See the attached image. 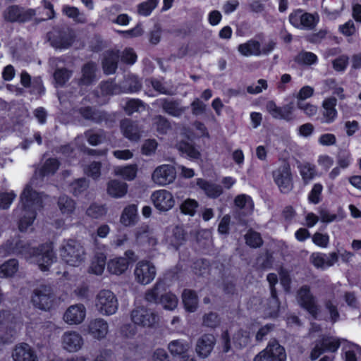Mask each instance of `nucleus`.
<instances>
[{
  "mask_svg": "<svg viewBox=\"0 0 361 361\" xmlns=\"http://www.w3.org/2000/svg\"><path fill=\"white\" fill-rule=\"evenodd\" d=\"M159 0H147L138 4L137 12L143 16H149L157 6Z\"/></svg>",
  "mask_w": 361,
  "mask_h": 361,
  "instance_id": "5fc2aeb1",
  "label": "nucleus"
},
{
  "mask_svg": "<svg viewBox=\"0 0 361 361\" xmlns=\"http://www.w3.org/2000/svg\"><path fill=\"white\" fill-rule=\"evenodd\" d=\"M209 262L206 259H198L193 262V269L195 274L202 276L209 269Z\"/></svg>",
  "mask_w": 361,
  "mask_h": 361,
  "instance_id": "e2e57ef3",
  "label": "nucleus"
},
{
  "mask_svg": "<svg viewBox=\"0 0 361 361\" xmlns=\"http://www.w3.org/2000/svg\"><path fill=\"white\" fill-rule=\"evenodd\" d=\"M86 214L93 219H99L106 214V209L103 205L92 204L87 208Z\"/></svg>",
  "mask_w": 361,
  "mask_h": 361,
  "instance_id": "0e129e2a",
  "label": "nucleus"
},
{
  "mask_svg": "<svg viewBox=\"0 0 361 361\" xmlns=\"http://www.w3.org/2000/svg\"><path fill=\"white\" fill-rule=\"evenodd\" d=\"M274 181L283 194L289 193L293 188V176L288 164L279 166L272 173Z\"/></svg>",
  "mask_w": 361,
  "mask_h": 361,
  "instance_id": "9b49d317",
  "label": "nucleus"
},
{
  "mask_svg": "<svg viewBox=\"0 0 361 361\" xmlns=\"http://www.w3.org/2000/svg\"><path fill=\"white\" fill-rule=\"evenodd\" d=\"M57 204L63 214H71L75 209V201L67 195H61Z\"/></svg>",
  "mask_w": 361,
  "mask_h": 361,
  "instance_id": "a18cd8bd",
  "label": "nucleus"
},
{
  "mask_svg": "<svg viewBox=\"0 0 361 361\" xmlns=\"http://www.w3.org/2000/svg\"><path fill=\"white\" fill-rule=\"evenodd\" d=\"M97 66L95 63L89 61L85 63L82 67V76L79 80L81 85H90L96 79Z\"/></svg>",
  "mask_w": 361,
  "mask_h": 361,
  "instance_id": "7c9ffc66",
  "label": "nucleus"
},
{
  "mask_svg": "<svg viewBox=\"0 0 361 361\" xmlns=\"http://www.w3.org/2000/svg\"><path fill=\"white\" fill-rule=\"evenodd\" d=\"M6 246L13 254L26 258L35 257L39 269L42 271H49L55 258L51 244L42 243L37 247H32L29 243L18 240L15 243L8 240Z\"/></svg>",
  "mask_w": 361,
  "mask_h": 361,
  "instance_id": "f257e3e1",
  "label": "nucleus"
},
{
  "mask_svg": "<svg viewBox=\"0 0 361 361\" xmlns=\"http://www.w3.org/2000/svg\"><path fill=\"white\" fill-rule=\"evenodd\" d=\"M300 176L305 184H308L317 175L316 166L310 163H305L298 166Z\"/></svg>",
  "mask_w": 361,
  "mask_h": 361,
  "instance_id": "79ce46f5",
  "label": "nucleus"
},
{
  "mask_svg": "<svg viewBox=\"0 0 361 361\" xmlns=\"http://www.w3.org/2000/svg\"><path fill=\"white\" fill-rule=\"evenodd\" d=\"M270 293L271 297L269 299V305H271V303H274L275 305V311L272 312L271 317L273 319H276L279 316L281 302L278 297L277 290L275 286L270 287Z\"/></svg>",
  "mask_w": 361,
  "mask_h": 361,
  "instance_id": "052dcab7",
  "label": "nucleus"
},
{
  "mask_svg": "<svg viewBox=\"0 0 361 361\" xmlns=\"http://www.w3.org/2000/svg\"><path fill=\"white\" fill-rule=\"evenodd\" d=\"M82 344L83 339L78 333L75 331L66 332L63 336V348L68 352L78 351Z\"/></svg>",
  "mask_w": 361,
  "mask_h": 361,
  "instance_id": "c85d7f7f",
  "label": "nucleus"
},
{
  "mask_svg": "<svg viewBox=\"0 0 361 361\" xmlns=\"http://www.w3.org/2000/svg\"><path fill=\"white\" fill-rule=\"evenodd\" d=\"M31 302L35 308L44 311L50 310L55 302V295L51 287L49 285L42 284L34 289Z\"/></svg>",
  "mask_w": 361,
  "mask_h": 361,
  "instance_id": "20e7f679",
  "label": "nucleus"
},
{
  "mask_svg": "<svg viewBox=\"0 0 361 361\" xmlns=\"http://www.w3.org/2000/svg\"><path fill=\"white\" fill-rule=\"evenodd\" d=\"M16 197V195L13 190L0 192V209H8Z\"/></svg>",
  "mask_w": 361,
  "mask_h": 361,
  "instance_id": "13d9d810",
  "label": "nucleus"
},
{
  "mask_svg": "<svg viewBox=\"0 0 361 361\" xmlns=\"http://www.w3.org/2000/svg\"><path fill=\"white\" fill-rule=\"evenodd\" d=\"M266 107L274 118L284 120L287 122L295 119L293 116L294 106L292 102L280 107L276 105L275 102L271 100L267 103Z\"/></svg>",
  "mask_w": 361,
  "mask_h": 361,
  "instance_id": "dca6fc26",
  "label": "nucleus"
},
{
  "mask_svg": "<svg viewBox=\"0 0 361 361\" xmlns=\"http://www.w3.org/2000/svg\"><path fill=\"white\" fill-rule=\"evenodd\" d=\"M145 108V103L140 99H128L125 104L124 111L128 116H132L134 113L138 112L140 108Z\"/></svg>",
  "mask_w": 361,
  "mask_h": 361,
  "instance_id": "864d4df0",
  "label": "nucleus"
},
{
  "mask_svg": "<svg viewBox=\"0 0 361 361\" xmlns=\"http://www.w3.org/2000/svg\"><path fill=\"white\" fill-rule=\"evenodd\" d=\"M12 357L14 361H38L35 352L26 343L16 345Z\"/></svg>",
  "mask_w": 361,
  "mask_h": 361,
  "instance_id": "4be33fe9",
  "label": "nucleus"
},
{
  "mask_svg": "<svg viewBox=\"0 0 361 361\" xmlns=\"http://www.w3.org/2000/svg\"><path fill=\"white\" fill-rule=\"evenodd\" d=\"M157 274V268L154 264L146 259L139 261L134 270V275L137 283L147 285L150 283Z\"/></svg>",
  "mask_w": 361,
  "mask_h": 361,
  "instance_id": "ddd939ff",
  "label": "nucleus"
},
{
  "mask_svg": "<svg viewBox=\"0 0 361 361\" xmlns=\"http://www.w3.org/2000/svg\"><path fill=\"white\" fill-rule=\"evenodd\" d=\"M297 298L300 307L316 318L319 308L315 297L311 293L310 287L307 285L302 286L297 291Z\"/></svg>",
  "mask_w": 361,
  "mask_h": 361,
  "instance_id": "4468645a",
  "label": "nucleus"
},
{
  "mask_svg": "<svg viewBox=\"0 0 361 361\" xmlns=\"http://www.w3.org/2000/svg\"><path fill=\"white\" fill-rule=\"evenodd\" d=\"M60 165L61 163L57 158L49 157L39 169V175L42 177L54 175L59 170Z\"/></svg>",
  "mask_w": 361,
  "mask_h": 361,
  "instance_id": "e433bc0d",
  "label": "nucleus"
},
{
  "mask_svg": "<svg viewBox=\"0 0 361 361\" xmlns=\"http://www.w3.org/2000/svg\"><path fill=\"white\" fill-rule=\"evenodd\" d=\"M138 257L132 250H127L123 257H116L109 260L106 264L109 274L121 276L126 273L130 267L137 262Z\"/></svg>",
  "mask_w": 361,
  "mask_h": 361,
  "instance_id": "423d86ee",
  "label": "nucleus"
},
{
  "mask_svg": "<svg viewBox=\"0 0 361 361\" xmlns=\"http://www.w3.org/2000/svg\"><path fill=\"white\" fill-rule=\"evenodd\" d=\"M153 126L160 135H166L171 129V126L169 121L161 115L156 116L154 118Z\"/></svg>",
  "mask_w": 361,
  "mask_h": 361,
  "instance_id": "de8ad7c7",
  "label": "nucleus"
},
{
  "mask_svg": "<svg viewBox=\"0 0 361 361\" xmlns=\"http://www.w3.org/2000/svg\"><path fill=\"white\" fill-rule=\"evenodd\" d=\"M36 15L33 8H25L19 5H10L3 11L2 16L6 22L25 23L31 21Z\"/></svg>",
  "mask_w": 361,
  "mask_h": 361,
  "instance_id": "0eeeda50",
  "label": "nucleus"
},
{
  "mask_svg": "<svg viewBox=\"0 0 361 361\" xmlns=\"http://www.w3.org/2000/svg\"><path fill=\"white\" fill-rule=\"evenodd\" d=\"M86 316V309L82 304L70 306L64 313L63 319L69 324H78L83 322Z\"/></svg>",
  "mask_w": 361,
  "mask_h": 361,
  "instance_id": "aec40b11",
  "label": "nucleus"
},
{
  "mask_svg": "<svg viewBox=\"0 0 361 361\" xmlns=\"http://www.w3.org/2000/svg\"><path fill=\"white\" fill-rule=\"evenodd\" d=\"M72 72L66 68H56L54 73V79L60 86L64 85L71 78Z\"/></svg>",
  "mask_w": 361,
  "mask_h": 361,
  "instance_id": "8fccbe9b",
  "label": "nucleus"
},
{
  "mask_svg": "<svg viewBox=\"0 0 361 361\" xmlns=\"http://www.w3.org/2000/svg\"><path fill=\"white\" fill-rule=\"evenodd\" d=\"M197 207L198 202L195 200L188 198L182 202L180 209L185 215L194 216Z\"/></svg>",
  "mask_w": 361,
  "mask_h": 361,
  "instance_id": "4d7b16f0",
  "label": "nucleus"
},
{
  "mask_svg": "<svg viewBox=\"0 0 361 361\" xmlns=\"http://www.w3.org/2000/svg\"><path fill=\"white\" fill-rule=\"evenodd\" d=\"M96 307L102 314L111 315L118 309L117 298L112 291L102 290L97 295Z\"/></svg>",
  "mask_w": 361,
  "mask_h": 361,
  "instance_id": "f8f14e48",
  "label": "nucleus"
},
{
  "mask_svg": "<svg viewBox=\"0 0 361 361\" xmlns=\"http://www.w3.org/2000/svg\"><path fill=\"white\" fill-rule=\"evenodd\" d=\"M121 130L123 136L130 141H138L140 133L137 125L130 118H124L120 123Z\"/></svg>",
  "mask_w": 361,
  "mask_h": 361,
  "instance_id": "a878e982",
  "label": "nucleus"
},
{
  "mask_svg": "<svg viewBox=\"0 0 361 361\" xmlns=\"http://www.w3.org/2000/svg\"><path fill=\"white\" fill-rule=\"evenodd\" d=\"M294 62L299 66H312L318 63L317 56L311 51H301L295 57Z\"/></svg>",
  "mask_w": 361,
  "mask_h": 361,
  "instance_id": "4c0bfd02",
  "label": "nucleus"
},
{
  "mask_svg": "<svg viewBox=\"0 0 361 361\" xmlns=\"http://www.w3.org/2000/svg\"><path fill=\"white\" fill-rule=\"evenodd\" d=\"M61 256L67 264L78 267L85 260V251L80 243L69 240L61 250Z\"/></svg>",
  "mask_w": 361,
  "mask_h": 361,
  "instance_id": "39448f33",
  "label": "nucleus"
},
{
  "mask_svg": "<svg viewBox=\"0 0 361 361\" xmlns=\"http://www.w3.org/2000/svg\"><path fill=\"white\" fill-rule=\"evenodd\" d=\"M131 320L136 324L143 327H153L159 321V316L151 310L145 307H137L131 312Z\"/></svg>",
  "mask_w": 361,
  "mask_h": 361,
  "instance_id": "2eb2a0df",
  "label": "nucleus"
},
{
  "mask_svg": "<svg viewBox=\"0 0 361 361\" xmlns=\"http://www.w3.org/2000/svg\"><path fill=\"white\" fill-rule=\"evenodd\" d=\"M70 192L75 197H78L89 188V181L84 177L73 180L68 185Z\"/></svg>",
  "mask_w": 361,
  "mask_h": 361,
  "instance_id": "37998d69",
  "label": "nucleus"
},
{
  "mask_svg": "<svg viewBox=\"0 0 361 361\" xmlns=\"http://www.w3.org/2000/svg\"><path fill=\"white\" fill-rule=\"evenodd\" d=\"M137 59V56L133 48H126L121 55V60L128 65L134 64Z\"/></svg>",
  "mask_w": 361,
  "mask_h": 361,
  "instance_id": "69168bd1",
  "label": "nucleus"
},
{
  "mask_svg": "<svg viewBox=\"0 0 361 361\" xmlns=\"http://www.w3.org/2000/svg\"><path fill=\"white\" fill-rule=\"evenodd\" d=\"M106 257L102 253H97L92 261L89 267V272L96 275H101L104 272L106 263Z\"/></svg>",
  "mask_w": 361,
  "mask_h": 361,
  "instance_id": "a19ab883",
  "label": "nucleus"
},
{
  "mask_svg": "<svg viewBox=\"0 0 361 361\" xmlns=\"http://www.w3.org/2000/svg\"><path fill=\"white\" fill-rule=\"evenodd\" d=\"M137 216V207L135 204L126 206L121 214V222L126 225L130 226L135 224Z\"/></svg>",
  "mask_w": 361,
  "mask_h": 361,
  "instance_id": "ea45409f",
  "label": "nucleus"
},
{
  "mask_svg": "<svg viewBox=\"0 0 361 361\" xmlns=\"http://www.w3.org/2000/svg\"><path fill=\"white\" fill-rule=\"evenodd\" d=\"M220 324V318L217 313L209 312L202 317V326L212 329H216Z\"/></svg>",
  "mask_w": 361,
  "mask_h": 361,
  "instance_id": "603ef678",
  "label": "nucleus"
},
{
  "mask_svg": "<svg viewBox=\"0 0 361 361\" xmlns=\"http://www.w3.org/2000/svg\"><path fill=\"white\" fill-rule=\"evenodd\" d=\"M78 112L85 120L95 123H101L106 118V114L104 111H99L90 106H81L78 109Z\"/></svg>",
  "mask_w": 361,
  "mask_h": 361,
  "instance_id": "b1692460",
  "label": "nucleus"
},
{
  "mask_svg": "<svg viewBox=\"0 0 361 361\" xmlns=\"http://www.w3.org/2000/svg\"><path fill=\"white\" fill-rule=\"evenodd\" d=\"M180 152L185 154L190 159H199L201 157L200 151L195 147L193 143L186 140H180L177 145Z\"/></svg>",
  "mask_w": 361,
  "mask_h": 361,
  "instance_id": "72a5a7b5",
  "label": "nucleus"
},
{
  "mask_svg": "<svg viewBox=\"0 0 361 361\" xmlns=\"http://www.w3.org/2000/svg\"><path fill=\"white\" fill-rule=\"evenodd\" d=\"M88 333L94 338H104L109 331V325L103 319H95L90 322L87 326Z\"/></svg>",
  "mask_w": 361,
  "mask_h": 361,
  "instance_id": "5701e85b",
  "label": "nucleus"
},
{
  "mask_svg": "<svg viewBox=\"0 0 361 361\" xmlns=\"http://www.w3.org/2000/svg\"><path fill=\"white\" fill-rule=\"evenodd\" d=\"M238 51L244 56H258L261 55V44L259 41L251 39L245 43L240 44Z\"/></svg>",
  "mask_w": 361,
  "mask_h": 361,
  "instance_id": "2f4dec72",
  "label": "nucleus"
},
{
  "mask_svg": "<svg viewBox=\"0 0 361 361\" xmlns=\"http://www.w3.org/2000/svg\"><path fill=\"white\" fill-rule=\"evenodd\" d=\"M168 288L164 281L157 280L153 288L145 293V299L149 302L161 304L165 310H173L178 305V298L171 292L166 293Z\"/></svg>",
  "mask_w": 361,
  "mask_h": 361,
  "instance_id": "7ed1b4c3",
  "label": "nucleus"
},
{
  "mask_svg": "<svg viewBox=\"0 0 361 361\" xmlns=\"http://www.w3.org/2000/svg\"><path fill=\"white\" fill-rule=\"evenodd\" d=\"M176 173L173 166L164 164L158 166L152 173L153 181L159 185H166L173 182Z\"/></svg>",
  "mask_w": 361,
  "mask_h": 361,
  "instance_id": "f3484780",
  "label": "nucleus"
},
{
  "mask_svg": "<svg viewBox=\"0 0 361 361\" xmlns=\"http://www.w3.org/2000/svg\"><path fill=\"white\" fill-rule=\"evenodd\" d=\"M312 242L317 246L325 248L328 246L329 243V236L327 233H321L319 232H316L312 235Z\"/></svg>",
  "mask_w": 361,
  "mask_h": 361,
  "instance_id": "774afa93",
  "label": "nucleus"
},
{
  "mask_svg": "<svg viewBox=\"0 0 361 361\" xmlns=\"http://www.w3.org/2000/svg\"><path fill=\"white\" fill-rule=\"evenodd\" d=\"M189 348L188 344L183 340H173L168 345V349L170 353L173 356H178L181 358L182 356L188 352Z\"/></svg>",
  "mask_w": 361,
  "mask_h": 361,
  "instance_id": "58836bf2",
  "label": "nucleus"
},
{
  "mask_svg": "<svg viewBox=\"0 0 361 361\" xmlns=\"http://www.w3.org/2000/svg\"><path fill=\"white\" fill-rule=\"evenodd\" d=\"M216 340L212 334H204L197 341L195 351L200 357H207L212 352Z\"/></svg>",
  "mask_w": 361,
  "mask_h": 361,
  "instance_id": "6ab92c4d",
  "label": "nucleus"
},
{
  "mask_svg": "<svg viewBox=\"0 0 361 361\" xmlns=\"http://www.w3.org/2000/svg\"><path fill=\"white\" fill-rule=\"evenodd\" d=\"M286 353L283 346L279 341H269L267 347L259 352L254 358V361H286Z\"/></svg>",
  "mask_w": 361,
  "mask_h": 361,
  "instance_id": "9d476101",
  "label": "nucleus"
},
{
  "mask_svg": "<svg viewBox=\"0 0 361 361\" xmlns=\"http://www.w3.org/2000/svg\"><path fill=\"white\" fill-rule=\"evenodd\" d=\"M320 345L324 349V352L335 353L341 346V341L338 338L324 336L321 339L318 340Z\"/></svg>",
  "mask_w": 361,
  "mask_h": 361,
  "instance_id": "c03bdc74",
  "label": "nucleus"
},
{
  "mask_svg": "<svg viewBox=\"0 0 361 361\" xmlns=\"http://www.w3.org/2000/svg\"><path fill=\"white\" fill-rule=\"evenodd\" d=\"M19 263L15 258L9 259L0 265V278L12 277L18 271Z\"/></svg>",
  "mask_w": 361,
  "mask_h": 361,
  "instance_id": "f704fd0d",
  "label": "nucleus"
},
{
  "mask_svg": "<svg viewBox=\"0 0 361 361\" xmlns=\"http://www.w3.org/2000/svg\"><path fill=\"white\" fill-rule=\"evenodd\" d=\"M102 163L94 161L89 164L85 169L84 173L94 180H97L101 176Z\"/></svg>",
  "mask_w": 361,
  "mask_h": 361,
  "instance_id": "6e6d98bb",
  "label": "nucleus"
},
{
  "mask_svg": "<svg viewBox=\"0 0 361 361\" xmlns=\"http://www.w3.org/2000/svg\"><path fill=\"white\" fill-rule=\"evenodd\" d=\"M245 243L251 248H259L263 245L261 234L257 231L249 230L245 235Z\"/></svg>",
  "mask_w": 361,
  "mask_h": 361,
  "instance_id": "49530a36",
  "label": "nucleus"
},
{
  "mask_svg": "<svg viewBox=\"0 0 361 361\" xmlns=\"http://www.w3.org/2000/svg\"><path fill=\"white\" fill-rule=\"evenodd\" d=\"M197 185L204 191V194L211 199H216L223 194L221 185L216 184L204 178L197 179Z\"/></svg>",
  "mask_w": 361,
  "mask_h": 361,
  "instance_id": "393cba45",
  "label": "nucleus"
},
{
  "mask_svg": "<svg viewBox=\"0 0 361 361\" xmlns=\"http://www.w3.org/2000/svg\"><path fill=\"white\" fill-rule=\"evenodd\" d=\"M322 191L323 185L321 183H317L314 184L307 195V200L309 203L313 204H319L322 199Z\"/></svg>",
  "mask_w": 361,
  "mask_h": 361,
  "instance_id": "3c124183",
  "label": "nucleus"
},
{
  "mask_svg": "<svg viewBox=\"0 0 361 361\" xmlns=\"http://www.w3.org/2000/svg\"><path fill=\"white\" fill-rule=\"evenodd\" d=\"M152 200L155 208L161 212L170 210L175 204L173 195L166 190L154 191L152 195Z\"/></svg>",
  "mask_w": 361,
  "mask_h": 361,
  "instance_id": "a211bd4d",
  "label": "nucleus"
},
{
  "mask_svg": "<svg viewBox=\"0 0 361 361\" xmlns=\"http://www.w3.org/2000/svg\"><path fill=\"white\" fill-rule=\"evenodd\" d=\"M20 199L24 214L19 220L18 228L23 232L32 225L37 214V209L43 207V200L41 192L29 185L23 189Z\"/></svg>",
  "mask_w": 361,
  "mask_h": 361,
  "instance_id": "f03ea898",
  "label": "nucleus"
},
{
  "mask_svg": "<svg viewBox=\"0 0 361 361\" xmlns=\"http://www.w3.org/2000/svg\"><path fill=\"white\" fill-rule=\"evenodd\" d=\"M51 45L59 49H66L72 46L75 39L74 32L68 27L54 29L48 34Z\"/></svg>",
  "mask_w": 361,
  "mask_h": 361,
  "instance_id": "6e6552de",
  "label": "nucleus"
},
{
  "mask_svg": "<svg viewBox=\"0 0 361 361\" xmlns=\"http://www.w3.org/2000/svg\"><path fill=\"white\" fill-rule=\"evenodd\" d=\"M349 63V57L342 54L332 61V67L336 72H343Z\"/></svg>",
  "mask_w": 361,
  "mask_h": 361,
  "instance_id": "680f3d73",
  "label": "nucleus"
},
{
  "mask_svg": "<svg viewBox=\"0 0 361 361\" xmlns=\"http://www.w3.org/2000/svg\"><path fill=\"white\" fill-rule=\"evenodd\" d=\"M246 204H250V207H253V201L252 197L245 194H240L235 196L234 198V205L242 209H244Z\"/></svg>",
  "mask_w": 361,
  "mask_h": 361,
  "instance_id": "338daca9",
  "label": "nucleus"
},
{
  "mask_svg": "<svg viewBox=\"0 0 361 361\" xmlns=\"http://www.w3.org/2000/svg\"><path fill=\"white\" fill-rule=\"evenodd\" d=\"M128 192V185L118 180H110L107 184V192L113 197H122Z\"/></svg>",
  "mask_w": 361,
  "mask_h": 361,
  "instance_id": "473e14b6",
  "label": "nucleus"
},
{
  "mask_svg": "<svg viewBox=\"0 0 361 361\" xmlns=\"http://www.w3.org/2000/svg\"><path fill=\"white\" fill-rule=\"evenodd\" d=\"M137 165L136 164L118 166L115 169L116 176H121L126 180L131 181L135 178L137 173Z\"/></svg>",
  "mask_w": 361,
  "mask_h": 361,
  "instance_id": "c9c22d12",
  "label": "nucleus"
},
{
  "mask_svg": "<svg viewBox=\"0 0 361 361\" xmlns=\"http://www.w3.org/2000/svg\"><path fill=\"white\" fill-rule=\"evenodd\" d=\"M337 99L334 97L326 98L322 102V123H332L338 117V111L336 109Z\"/></svg>",
  "mask_w": 361,
  "mask_h": 361,
  "instance_id": "412c9836",
  "label": "nucleus"
},
{
  "mask_svg": "<svg viewBox=\"0 0 361 361\" xmlns=\"http://www.w3.org/2000/svg\"><path fill=\"white\" fill-rule=\"evenodd\" d=\"M288 20L295 27L307 30H313L319 22L317 15L304 12L301 9H297L290 13Z\"/></svg>",
  "mask_w": 361,
  "mask_h": 361,
  "instance_id": "1a4fd4ad",
  "label": "nucleus"
},
{
  "mask_svg": "<svg viewBox=\"0 0 361 361\" xmlns=\"http://www.w3.org/2000/svg\"><path fill=\"white\" fill-rule=\"evenodd\" d=\"M233 343L237 348H245L249 342V336L243 330L238 331L233 336Z\"/></svg>",
  "mask_w": 361,
  "mask_h": 361,
  "instance_id": "bf43d9fd",
  "label": "nucleus"
},
{
  "mask_svg": "<svg viewBox=\"0 0 361 361\" xmlns=\"http://www.w3.org/2000/svg\"><path fill=\"white\" fill-rule=\"evenodd\" d=\"M181 269L180 266L176 265L175 267L168 269L164 273L163 278H159L158 280L164 281L167 284V288H169L171 283L178 280Z\"/></svg>",
  "mask_w": 361,
  "mask_h": 361,
  "instance_id": "09e8293b",
  "label": "nucleus"
},
{
  "mask_svg": "<svg viewBox=\"0 0 361 361\" xmlns=\"http://www.w3.org/2000/svg\"><path fill=\"white\" fill-rule=\"evenodd\" d=\"M184 308L189 313L195 312L198 307V295L195 290L185 288L182 293Z\"/></svg>",
  "mask_w": 361,
  "mask_h": 361,
  "instance_id": "c756f323",
  "label": "nucleus"
},
{
  "mask_svg": "<svg viewBox=\"0 0 361 361\" xmlns=\"http://www.w3.org/2000/svg\"><path fill=\"white\" fill-rule=\"evenodd\" d=\"M160 106L169 116L178 118L185 111V107L180 106L178 100L169 98L160 99Z\"/></svg>",
  "mask_w": 361,
  "mask_h": 361,
  "instance_id": "bb28decb",
  "label": "nucleus"
},
{
  "mask_svg": "<svg viewBox=\"0 0 361 361\" xmlns=\"http://www.w3.org/2000/svg\"><path fill=\"white\" fill-rule=\"evenodd\" d=\"M119 59L118 52L114 50H109L102 59V66L104 73L106 75L114 74L118 68Z\"/></svg>",
  "mask_w": 361,
  "mask_h": 361,
  "instance_id": "cd10ccee",
  "label": "nucleus"
}]
</instances>
